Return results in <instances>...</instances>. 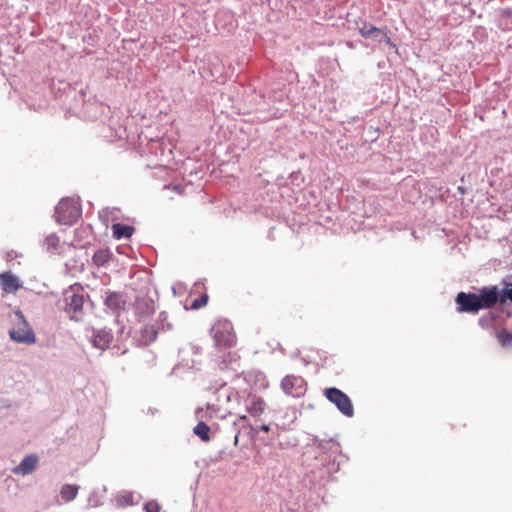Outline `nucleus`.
I'll return each instance as SVG.
<instances>
[{"label": "nucleus", "mask_w": 512, "mask_h": 512, "mask_svg": "<svg viewBox=\"0 0 512 512\" xmlns=\"http://www.w3.org/2000/svg\"><path fill=\"white\" fill-rule=\"evenodd\" d=\"M81 206L73 198H63L55 207V220L57 223L62 225L71 226L81 216Z\"/></svg>", "instance_id": "1"}, {"label": "nucleus", "mask_w": 512, "mask_h": 512, "mask_svg": "<svg viewBox=\"0 0 512 512\" xmlns=\"http://www.w3.org/2000/svg\"><path fill=\"white\" fill-rule=\"evenodd\" d=\"M9 336L16 343L27 345L36 343L35 333L20 310L15 312L14 327L9 331Z\"/></svg>", "instance_id": "2"}, {"label": "nucleus", "mask_w": 512, "mask_h": 512, "mask_svg": "<svg viewBox=\"0 0 512 512\" xmlns=\"http://www.w3.org/2000/svg\"><path fill=\"white\" fill-rule=\"evenodd\" d=\"M323 446H318L320 449V456L322 457V464L325 465V463L328 466V472H337L339 470V467L341 465V461L338 460V457H344L342 455L341 446L338 441H336L334 438H324L323 442L321 443Z\"/></svg>", "instance_id": "3"}, {"label": "nucleus", "mask_w": 512, "mask_h": 512, "mask_svg": "<svg viewBox=\"0 0 512 512\" xmlns=\"http://www.w3.org/2000/svg\"><path fill=\"white\" fill-rule=\"evenodd\" d=\"M323 394L344 416L353 417L354 407L346 393L336 387H327L323 390Z\"/></svg>", "instance_id": "4"}, {"label": "nucleus", "mask_w": 512, "mask_h": 512, "mask_svg": "<svg viewBox=\"0 0 512 512\" xmlns=\"http://www.w3.org/2000/svg\"><path fill=\"white\" fill-rule=\"evenodd\" d=\"M101 298L105 306V310L119 316L126 309L127 297L124 292L104 290Z\"/></svg>", "instance_id": "5"}, {"label": "nucleus", "mask_w": 512, "mask_h": 512, "mask_svg": "<svg viewBox=\"0 0 512 512\" xmlns=\"http://www.w3.org/2000/svg\"><path fill=\"white\" fill-rule=\"evenodd\" d=\"M86 298H88V295L85 296L84 294L73 291L65 292V312L69 314L71 320L80 321L82 319V311Z\"/></svg>", "instance_id": "6"}, {"label": "nucleus", "mask_w": 512, "mask_h": 512, "mask_svg": "<svg viewBox=\"0 0 512 512\" xmlns=\"http://www.w3.org/2000/svg\"><path fill=\"white\" fill-rule=\"evenodd\" d=\"M211 334L214 339L215 347L219 349L231 348L235 344V335L229 322L212 327Z\"/></svg>", "instance_id": "7"}, {"label": "nucleus", "mask_w": 512, "mask_h": 512, "mask_svg": "<svg viewBox=\"0 0 512 512\" xmlns=\"http://www.w3.org/2000/svg\"><path fill=\"white\" fill-rule=\"evenodd\" d=\"M456 311L458 313L477 314L481 309V305L474 292H459L455 297Z\"/></svg>", "instance_id": "8"}, {"label": "nucleus", "mask_w": 512, "mask_h": 512, "mask_svg": "<svg viewBox=\"0 0 512 512\" xmlns=\"http://www.w3.org/2000/svg\"><path fill=\"white\" fill-rule=\"evenodd\" d=\"M477 296L482 310H488L494 308L496 305H502L501 290L496 285L481 287L478 289Z\"/></svg>", "instance_id": "9"}, {"label": "nucleus", "mask_w": 512, "mask_h": 512, "mask_svg": "<svg viewBox=\"0 0 512 512\" xmlns=\"http://www.w3.org/2000/svg\"><path fill=\"white\" fill-rule=\"evenodd\" d=\"M284 393L293 397H300L306 392V381L301 376L287 375L281 381Z\"/></svg>", "instance_id": "10"}, {"label": "nucleus", "mask_w": 512, "mask_h": 512, "mask_svg": "<svg viewBox=\"0 0 512 512\" xmlns=\"http://www.w3.org/2000/svg\"><path fill=\"white\" fill-rule=\"evenodd\" d=\"M134 310L139 318H147L155 312V301L148 294L140 293L134 301Z\"/></svg>", "instance_id": "11"}, {"label": "nucleus", "mask_w": 512, "mask_h": 512, "mask_svg": "<svg viewBox=\"0 0 512 512\" xmlns=\"http://www.w3.org/2000/svg\"><path fill=\"white\" fill-rule=\"evenodd\" d=\"M113 338L114 336L111 329H92L91 344L97 349L105 350L109 348L110 344L113 341Z\"/></svg>", "instance_id": "12"}, {"label": "nucleus", "mask_w": 512, "mask_h": 512, "mask_svg": "<svg viewBox=\"0 0 512 512\" xmlns=\"http://www.w3.org/2000/svg\"><path fill=\"white\" fill-rule=\"evenodd\" d=\"M38 456L35 454L26 455L22 461L13 469V473L16 475L26 476L31 474L37 467Z\"/></svg>", "instance_id": "13"}, {"label": "nucleus", "mask_w": 512, "mask_h": 512, "mask_svg": "<svg viewBox=\"0 0 512 512\" xmlns=\"http://www.w3.org/2000/svg\"><path fill=\"white\" fill-rule=\"evenodd\" d=\"M0 285L5 292H14L21 287L19 278L10 271L0 274Z\"/></svg>", "instance_id": "14"}, {"label": "nucleus", "mask_w": 512, "mask_h": 512, "mask_svg": "<svg viewBox=\"0 0 512 512\" xmlns=\"http://www.w3.org/2000/svg\"><path fill=\"white\" fill-rule=\"evenodd\" d=\"M158 332L159 328L155 325H144L140 329V338L138 339V342L142 346H148L157 339Z\"/></svg>", "instance_id": "15"}, {"label": "nucleus", "mask_w": 512, "mask_h": 512, "mask_svg": "<svg viewBox=\"0 0 512 512\" xmlns=\"http://www.w3.org/2000/svg\"><path fill=\"white\" fill-rule=\"evenodd\" d=\"M266 403L265 401L258 396H252L249 398L248 402L246 403V409L248 413L253 416L257 417L263 413L265 410Z\"/></svg>", "instance_id": "16"}, {"label": "nucleus", "mask_w": 512, "mask_h": 512, "mask_svg": "<svg viewBox=\"0 0 512 512\" xmlns=\"http://www.w3.org/2000/svg\"><path fill=\"white\" fill-rule=\"evenodd\" d=\"M134 231L135 228L131 225L122 223H115L112 225V235L117 240L130 238Z\"/></svg>", "instance_id": "17"}, {"label": "nucleus", "mask_w": 512, "mask_h": 512, "mask_svg": "<svg viewBox=\"0 0 512 512\" xmlns=\"http://www.w3.org/2000/svg\"><path fill=\"white\" fill-rule=\"evenodd\" d=\"M215 394L217 396L218 402H231L233 397H236L237 394L233 391L231 387H228L225 382H222L215 389Z\"/></svg>", "instance_id": "18"}, {"label": "nucleus", "mask_w": 512, "mask_h": 512, "mask_svg": "<svg viewBox=\"0 0 512 512\" xmlns=\"http://www.w3.org/2000/svg\"><path fill=\"white\" fill-rule=\"evenodd\" d=\"M112 254L107 249H100L96 251L92 257L93 263L98 266H105L111 259Z\"/></svg>", "instance_id": "19"}, {"label": "nucleus", "mask_w": 512, "mask_h": 512, "mask_svg": "<svg viewBox=\"0 0 512 512\" xmlns=\"http://www.w3.org/2000/svg\"><path fill=\"white\" fill-rule=\"evenodd\" d=\"M79 487L72 484H64L60 490V496L66 502L72 501L77 496Z\"/></svg>", "instance_id": "20"}, {"label": "nucleus", "mask_w": 512, "mask_h": 512, "mask_svg": "<svg viewBox=\"0 0 512 512\" xmlns=\"http://www.w3.org/2000/svg\"><path fill=\"white\" fill-rule=\"evenodd\" d=\"M218 409L213 404H207V409L197 408L195 411V416L197 419L204 421V419H210L214 416H217Z\"/></svg>", "instance_id": "21"}, {"label": "nucleus", "mask_w": 512, "mask_h": 512, "mask_svg": "<svg viewBox=\"0 0 512 512\" xmlns=\"http://www.w3.org/2000/svg\"><path fill=\"white\" fill-rule=\"evenodd\" d=\"M193 432L202 441L207 442L210 440V427L202 420L193 428Z\"/></svg>", "instance_id": "22"}, {"label": "nucleus", "mask_w": 512, "mask_h": 512, "mask_svg": "<svg viewBox=\"0 0 512 512\" xmlns=\"http://www.w3.org/2000/svg\"><path fill=\"white\" fill-rule=\"evenodd\" d=\"M498 315L494 312H487L478 319V324L482 329H489L494 326Z\"/></svg>", "instance_id": "23"}, {"label": "nucleus", "mask_w": 512, "mask_h": 512, "mask_svg": "<svg viewBox=\"0 0 512 512\" xmlns=\"http://www.w3.org/2000/svg\"><path fill=\"white\" fill-rule=\"evenodd\" d=\"M496 337L502 347L508 348L512 346V332L503 329L502 331L496 333Z\"/></svg>", "instance_id": "24"}, {"label": "nucleus", "mask_w": 512, "mask_h": 512, "mask_svg": "<svg viewBox=\"0 0 512 512\" xmlns=\"http://www.w3.org/2000/svg\"><path fill=\"white\" fill-rule=\"evenodd\" d=\"M359 33L363 38L369 39L373 37L375 33H379V28L374 25L364 23L363 26L359 28Z\"/></svg>", "instance_id": "25"}, {"label": "nucleus", "mask_w": 512, "mask_h": 512, "mask_svg": "<svg viewBox=\"0 0 512 512\" xmlns=\"http://www.w3.org/2000/svg\"><path fill=\"white\" fill-rule=\"evenodd\" d=\"M59 242V237L52 233L45 238L44 245L46 246L47 251L54 252L59 247Z\"/></svg>", "instance_id": "26"}, {"label": "nucleus", "mask_w": 512, "mask_h": 512, "mask_svg": "<svg viewBox=\"0 0 512 512\" xmlns=\"http://www.w3.org/2000/svg\"><path fill=\"white\" fill-rule=\"evenodd\" d=\"M502 284L504 285V287L500 289L502 304H504L507 300L512 302V282H508L504 279Z\"/></svg>", "instance_id": "27"}, {"label": "nucleus", "mask_w": 512, "mask_h": 512, "mask_svg": "<svg viewBox=\"0 0 512 512\" xmlns=\"http://www.w3.org/2000/svg\"><path fill=\"white\" fill-rule=\"evenodd\" d=\"M116 501L119 505H131L133 504V494L128 491H124L116 497Z\"/></svg>", "instance_id": "28"}, {"label": "nucleus", "mask_w": 512, "mask_h": 512, "mask_svg": "<svg viewBox=\"0 0 512 512\" xmlns=\"http://www.w3.org/2000/svg\"><path fill=\"white\" fill-rule=\"evenodd\" d=\"M208 302V295L207 294H202L201 296H199L198 298L194 299L191 303V309L193 310H198L200 308H202L203 306H205Z\"/></svg>", "instance_id": "29"}, {"label": "nucleus", "mask_w": 512, "mask_h": 512, "mask_svg": "<svg viewBox=\"0 0 512 512\" xmlns=\"http://www.w3.org/2000/svg\"><path fill=\"white\" fill-rule=\"evenodd\" d=\"M146 512H159L160 507L157 502L151 501L145 504Z\"/></svg>", "instance_id": "30"}, {"label": "nucleus", "mask_w": 512, "mask_h": 512, "mask_svg": "<svg viewBox=\"0 0 512 512\" xmlns=\"http://www.w3.org/2000/svg\"><path fill=\"white\" fill-rule=\"evenodd\" d=\"M167 318H168V315L165 311H162L159 313V316H158V327L159 329L162 328V325L167 321Z\"/></svg>", "instance_id": "31"}, {"label": "nucleus", "mask_w": 512, "mask_h": 512, "mask_svg": "<svg viewBox=\"0 0 512 512\" xmlns=\"http://www.w3.org/2000/svg\"><path fill=\"white\" fill-rule=\"evenodd\" d=\"M384 42L386 45H388L391 48H396V45L391 41L390 37L385 33V35H382V38L379 39V43Z\"/></svg>", "instance_id": "32"}, {"label": "nucleus", "mask_w": 512, "mask_h": 512, "mask_svg": "<svg viewBox=\"0 0 512 512\" xmlns=\"http://www.w3.org/2000/svg\"><path fill=\"white\" fill-rule=\"evenodd\" d=\"M385 33H386V28L385 29L379 28V33H375V35L373 37H371L370 39H373V40L379 42V39L382 38V35H385Z\"/></svg>", "instance_id": "33"}, {"label": "nucleus", "mask_w": 512, "mask_h": 512, "mask_svg": "<svg viewBox=\"0 0 512 512\" xmlns=\"http://www.w3.org/2000/svg\"><path fill=\"white\" fill-rule=\"evenodd\" d=\"M324 438H320L319 436H314L312 438V443L313 445H315L317 448L318 446H323V444H321L323 442Z\"/></svg>", "instance_id": "34"}, {"label": "nucleus", "mask_w": 512, "mask_h": 512, "mask_svg": "<svg viewBox=\"0 0 512 512\" xmlns=\"http://www.w3.org/2000/svg\"><path fill=\"white\" fill-rule=\"evenodd\" d=\"M171 329H172V324L167 321L162 325V328H161V330H163V331H170Z\"/></svg>", "instance_id": "35"}, {"label": "nucleus", "mask_w": 512, "mask_h": 512, "mask_svg": "<svg viewBox=\"0 0 512 512\" xmlns=\"http://www.w3.org/2000/svg\"><path fill=\"white\" fill-rule=\"evenodd\" d=\"M257 430H260V431H263V432H268L270 430V425L268 424H262L260 425Z\"/></svg>", "instance_id": "36"}, {"label": "nucleus", "mask_w": 512, "mask_h": 512, "mask_svg": "<svg viewBox=\"0 0 512 512\" xmlns=\"http://www.w3.org/2000/svg\"><path fill=\"white\" fill-rule=\"evenodd\" d=\"M158 412V409L150 407L148 409V414L155 415Z\"/></svg>", "instance_id": "37"}, {"label": "nucleus", "mask_w": 512, "mask_h": 512, "mask_svg": "<svg viewBox=\"0 0 512 512\" xmlns=\"http://www.w3.org/2000/svg\"><path fill=\"white\" fill-rule=\"evenodd\" d=\"M458 191H459L461 194H464V193H465V189H464V187H462V186H459V187H458Z\"/></svg>", "instance_id": "38"}, {"label": "nucleus", "mask_w": 512, "mask_h": 512, "mask_svg": "<svg viewBox=\"0 0 512 512\" xmlns=\"http://www.w3.org/2000/svg\"><path fill=\"white\" fill-rule=\"evenodd\" d=\"M92 105L97 106L98 108H102V105H97L96 103H93Z\"/></svg>", "instance_id": "39"}, {"label": "nucleus", "mask_w": 512, "mask_h": 512, "mask_svg": "<svg viewBox=\"0 0 512 512\" xmlns=\"http://www.w3.org/2000/svg\"><path fill=\"white\" fill-rule=\"evenodd\" d=\"M238 442V435H235V444Z\"/></svg>", "instance_id": "40"}, {"label": "nucleus", "mask_w": 512, "mask_h": 512, "mask_svg": "<svg viewBox=\"0 0 512 512\" xmlns=\"http://www.w3.org/2000/svg\"><path fill=\"white\" fill-rule=\"evenodd\" d=\"M299 352H296V353H293V356L292 357H297Z\"/></svg>", "instance_id": "41"}]
</instances>
